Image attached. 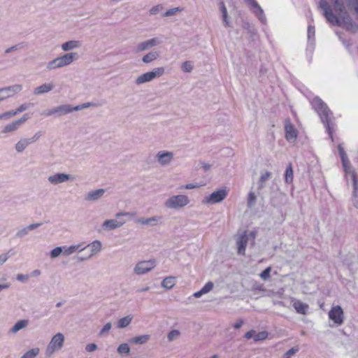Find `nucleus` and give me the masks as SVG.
I'll use <instances>...</instances> for the list:
<instances>
[{
    "label": "nucleus",
    "instance_id": "nucleus-56",
    "mask_svg": "<svg viewBox=\"0 0 358 358\" xmlns=\"http://www.w3.org/2000/svg\"><path fill=\"white\" fill-rule=\"evenodd\" d=\"M29 231L28 229H27V227H24V228L20 229V231H18L15 236L17 238H23L27 234H28Z\"/></svg>",
    "mask_w": 358,
    "mask_h": 358
},
{
    "label": "nucleus",
    "instance_id": "nucleus-22",
    "mask_svg": "<svg viewBox=\"0 0 358 358\" xmlns=\"http://www.w3.org/2000/svg\"><path fill=\"white\" fill-rule=\"evenodd\" d=\"M54 88L52 83H45L34 89V94L36 95L48 93Z\"/></svg>",
    "mask_w": 358,
    "mask_h": 358
},
{
    "label": "nucleus",
    "instance_id": "nucleus-5",
    "mask_svg": "<svg viewBox=\"0 0 358 358\" xmlns=\"http://www.w3.org/2000/svg\"><path fill=\"white\" fill-rule=\"evenodd\" d=\"M189 199L186 195L178 194L169 197L166 200L164 206L171 209H178L187 206Z\"/></svg>",
    "mask_w": 358,
    "mask_h": 358
},
{
    "label": "nucleus",
    "instance_id": "nucleus-3",
    "mask_svg": "<svg viewBox=\"0 0 358 358\" xmlns=\"http://www.w3.org/2000/svg\"><path fill=\"white\" fill-rule=\"evenodd\" d=\"M92 106H94V103L92 102L84 103L76 106H73L70 104H63L43 110L41 115L46 117L53 116L55 117H60L73 111L81 110Z\"/></svg>",
    "mask_w": 358,
    "mask_h": 358
},
{
    "label": "nucleus",
    "instance_id": "nucleus-44",
    "mask_svg": "<svg viewBox=\"0 0 358 358\" xmlns=\"http://www.w3.org/2000/svg\"><path fill=\"white\" fill-rule=\"evenodd\" d=\"M27 46V45L25 43L22 42V43H20L16 44L15 45H13L10 48H7L5 50V52L6 53H10L12 51L18 50L22 49L24 48H26Z\"/></svg>",
    "mask_w": 358,
    "mask_h": 358
},
{
    "label": "nucleus",
    "instance_id": "nucleus-12",
    "mask_svg": "<svg viewBox=\"0 0 358 358\" xmlns=\"http://www.w3.org/2000/svg\"><path fill=\"white\" fill-rule=\"evenodd\" d=\"M22 89V86L18 84L0 88V98L1 101L13 96L15 94L20 92Z\"/></svg>",
    "mask_w": 358,
    "mask_h": 358
},
{
    "label": "nucleus",
    "instance_id": "nucleus-1",
    "mask_svg": "<svg viewBox=\"0 0 358 358\" xmlns=\"http://www.w3.org/2000/svg\"><path fill=\"white\" fill-rule=\"evenodd\" d=\"M333 9L326 0L319 1V8L323 11L327 21L334 26L343 27L347 31L356 33L358 24L350 17L344 3L341 0H332Z\"/></svg>",
    "mask_w": 358,
    "mask_h": 358
},
{
    "label": "nucleus",
    "instance_id": "nucleus-20",
    "mask_svg": "<svg viewBox=\"0 0 358 358\" xmlns=\"http://www.w3.org/2000/svg\"><path fill=\"white\" fill-rule=\"evenodd\" d=\"M293 307L296 311L297 313L301 315H306L308 310V305L306 303H303L299 300H296L293 303Z\"/></svg>",
    "mask_w": 358,
    "mask_h": 358
},
{
    "label": "nucleus",
    "instance_id": "nucleus-36",
    "mask_svg": "<svg viewBox=\"0 0 358 358\" xmlns=\"http://www.w3.org/2000/svg\"><path fill=\"white\" fill-rule=\"evenodd\" d=\"M271 173L270 171H266L262 174L258 182V189L260 190L264 187V182L271 177Z\"/></svg>",
    "mask_w": 358,
    "mask_h": 358
},
{
    "label": "nucleus",
    "instance_id": "nucleus-50",
    "mask_svg": "<svg viewBox=\"0 0 358 358\" xmlns=\"http://www.w3.org/2000/svg\"><path fill=\"white\" fill-rule=\"evenodd\" d=\"M213 287H214L213 282L211 281H208V282H206L204 285V286L201 289V292H203V293L205 294L208 293L210 291H211L213 289Z\"/></svg>",
    "mask_w": 358,
    "mask_h": 358
},
{
    "label": "nucleus",
    "instance_id": "nucleus-64",
    "mask_svg": "<svg viewBox=\"0 0 358 358\" xmlns=\"http://www.w3.org/2000/svg\"><path fill=\"white\" fill-rule=\"evenodd\" d=\"M91 257H92V256L89 253H87V255H85L77 256L76 259H77L78 262H80L87 260Z\"/></svg>",
    "mask_w": 358,
    "mask_h": 358
},
{
    "label": "nucleus",
    "instance_id": "nucleus-62",
    "mask_svg": "<svg viewBox=\"0 0 358 358\" xmlns=\"http://www.w3.org/2000/svg\"><path fill=\"white\" fill-rule=\"evenodd\" d=\"M10 251L0 255V265H2L10 257Z\"/></svg>",
    "mask_w": 358,
    "mask_h": 358
},
{
    "label": "nucleus",
    "instance_id": "nucleus-63",
    "mask_svg": "<svg viewBox=\"0 0 358 358\" xmlns=\"http://www.w3.org/2000/svg\"><path fill=\"white\" fill-rule=\"evenodd\" d=\"M255 333H256L255 330L251 329L245 334L244 338H245L246 339H251V338L254 339Z\"/></svg>",
    "mask_w": 358,
    "mask_h": 358
},
{
    "label": "nucleus",
    "instance_id": "nucleus-58",
    "mask_svg": "<svg viewBox=\"0 0 358 358\" xmlns=\"http://www.w3.org/2000/svg\"><path fill=\"white\" fill-rule=\"evenodd\" d=\"M201 186V185H199L198 183H189L187 184L184 186H182L180 189H192L196 187H199Z\"/></svg>",
    "mask_w": 358,
    "mask_h": 358
},
{
    "label": "nucleus",
    "instance_id": "nucleus-46",
    "mask_svg": "<svg viewBox=\"0 0 358 358\" xmlns=\"http://www.w3.org/2000/svg\"><path fill=\"white\" fill-rule=\"evenodd\" d=\"M271 267L268 266L264 269L259 274L260 278L264 280H267L271 277Z\"/></svg>",
    "mask_w": 358,
    "mask_h": 358
},
{
    "label": "nucleus",
    "instance_id": "nucleus-45",
    "mask_svg": "<svg viewBox=\"0 0 358 358\" xmlns=\"http://www.w3.org/2000/svg\"><path fill=\"white\" fill-rule=\"evenodd\" d=\"M63 247H56L50 251V255L52 259L58 257L62 253H63Z\"/></svg>",
    "mask_w": 358,
    "mask_h": 358
},
{
    "label": "nucleus",
    "instance_id": "nucleus-30",
    "mask_svg": "<svg viewBox=\"0 0 358 358\" xmlns=\"http://www.w3.org/2000/svg\"><path fill=\"white\" fill-rule=\"evenodd\" d=\"M176 284V278L172 276L166 277L162 282V287L166 289H171Z\"/></svg>",
    "mask_w": 358,
    "mask_h": 358
},
{
    "label": "nucleus",
    "instance_id": "nucleus-28",
    "mask_svg": "<svg viewBox=\"0 0 358 358\" xmlns=\"http://www.w3.org/2000/svg\"><path fill=\"white\" fill-rule=\"evenodd\" d=\"M294 178V171L292 165L291 163L289 164V165L287 166L285 171V182L287 184H290L293 181Z\"/></svg>",
    "mask_w": 358,
    "mask_h": 358
},
{
    "label": "nucleus",
    "instance_id": "nucleus-35",
    "mask_svg": "<svg viewBox=\"0 0 358 358\" xmlns=\"http://www.w3.org/2000/svg\"><path fill=\"white\" fill-rule=\"evenodd\" d=\"M159 219L160 217L155 216L149 218H141L138 220V222L142 224L155 226L157 224V222L159 221Z\"/></svg>",
    "mask_w": 358,
    "mask_h": 358
},
{
    "label": "nucleus",
    "instance_id": "nucleus-16",
    "mask_svg": "<svg viewBox=\"0 0 358 358\" xmlns=\"http://www.w3.org/2000/svg\"><path fill=\"white\" fill-rule=\"evenodd\" d=\"M157 157L160 164L167 165L173 158V154L169 151H160L157 153Z\"/></svg>",
    "mask_w": 358,
    "mask_h": 358
},
{
    "label": "nucleus",
    "instance_id": "nucleus-47",
    "mask_svg": "<svg viewBox=\"0 0 358 358\" xmlns=\"http://www.w3.org/2000/svg\"><path fill=\"white\" fill-rule=\"evenodd\" d=\"M17 115L15 110H10L2 114H0V120H8L13 116Z\"/></svg>",
    "mask_w": 358,
    "mask_h": 358
},
{
    "label": "nucleus",
    "instance_id": "nucleus-57",
    "mask_svg": "<svg viewBox=\"0 0 358 358\" xmlns=\"http://www.w3.org/2000/svg\"><path fill=\"white\" fill-rule=\"evenodd\" d=\"M299 350V348L298 347H293L290 348L289 350H287L285 355L290 357V356L294 355L295 353H296Z\"/></svg>",
    "mask_w": 358,
    "mask_h": 358
},
{
    "label": "nucleus",
    "instance_id": "nucleus-2",
    "mask_svg": "<svg viewBox=\"0 0 358 358\" xmlns=\"http://www.w3.org/2000/svg\"><path fill=\"white\" fill-rule=\"evenodd\" d=\"M312 105L319 114L321 121L326 128L327 132L333 141V124L331 122L329 115L332 114L327 104L319 97L313 99Z\"/></svg>",
    "mask_w": 358,
    "mask_h": 358
},
{
    "label": "nucleus",
    "instance_id": "nucleus-61",
    "mask_svg": "<svg viewBox=\"0 0 358 358\" xmlns=\"http://www.w3.org/2000/svg\"><path fill=\"white\" fill-rule=\"evenodd\" d=\"M97 349V345L95 343L87 344L85 347V350L89 352L95 351Z\"/></svg>",
    "mask_w": 358,
    "mask_h": 358
},
{
    "label": "nucleus",
    "instance_id": "nucleus-60",
    "mask_svg": "<svg viewBox=\"0 0 358 358\" xmlns=\"http://www.w3.org/2000/svg\"><path fill=\"white\" fill-rule=\"evenodd\" d=\"M268 69L265 66V65H261L259 73V78H263L267 73Z\"/></svg>",
    "mask_w": 358,
    "mask_h": 358
},
{
    "label": "nucleus",
    "instance_id": "nucleus-7",
    "mask_svg": "<svg viewBox=\"0 0 358 358\" xmlns=\"http://www.w3.org/2000/svg\"><path fill=\"white\" fill-rule=\"evenodd\" d=\"M64 336L62 333L56 334L51 339L46 349V354L51 355L56 350L61 349L63 347Z\"/></svg>",
    "mask_w": 358,
    "mask_h": 358
},
{
    "label": "nucleus",
    "instance_id": "nucleus-33",
    "mask_svg": "<svg viewBox=\"0 0 358 358\" xmlns=\"http://www.w3.org/2000/svg\"><path fill=\"white\" fill-rule=\"evenodd\" d=\"M130 351V347L129 344L126 343L120 344L117 348V352L122 356H129Z\"/></svg>",
    "mask_w": 358,
    "mask_h": 358
},
{
    "label": "nucleus",
    "instance_id": "nucleus-15",
    "mask_svg": "<svg viewBox=\"0 0 358 358\" xmlns=\"http://www.w3.org/2000/svg\"><path fill=\"white\" fill-rule=\"evenodd\" d=\"M101 247H102V244H101V241L96 240V241H94L92 243L88 244L87 246L80 248V252L90 250L89 254L92 257L93 255H96L101 250Z\"/></svg>",
    "mask_w": 358,
    "mask_h": 358
},
{
    "label": "nucleus",
    "instance_id": "nucleus-8",
    "mask_svg": "<svg viewBox=\"0 0 358 358\" xmlns=\"http://www.w3.org/2000/svg\"><path fill=\"white\" fill-rule=\"evenodd\" d=\"M29 118L30 116L29 114H24L20 119L6 125L5 127L1 130V133L6 134L16 131L20 128V127Z\"/></svg>",
    "mask_w": 358,
    "mask_h": 358
},
{
    "label": "nucleus",
    "instance_id": "nucleus-40",
    "mask_svg": "<svg viewBox=\"0 0 358 358\" xmlns=\"http://www.w3.org/2000/svg\"><path fill=\"white\" fill-rule=\"evenodd\" d=\"M268 333L266 331H259L255 333L254 336V341L259 342L266 340L268 338Z\"/></svg>",
    "mask_w": 358,
    "mask_h": 358
},
{
    "label": "nucleus",
    "instance_id": "nucleus-38",
    "mask_svg": "<svg viewBox=\"0 0 358 358\" xmlns=\"http://www.w3.org/2000/svg\"><path fill=\"white\" fill-rule=\"evenodd\" d=\"M61 62H59V57H57L52 61L49 62L47 64V69L52 70L57 68H62Z\"/></svg>",
    "mask_w": 358,
    "mask_h": 358
},
{
    "label": "nucleus",
    "instance_id": "nucleus-31",
    "mask_svg": "<svg viewBox=\"0 0 358 358\" xmlns=\"http://www.w3.org/2000/svg\"><path fill=\"white\" fill-rule=\"evenodd\" d=\"M159 56V55L157 52L151 51L143 57L142 62L145 64H148L157 59Z\"/></svg>",
    "mask_w": 358,
    "mask_h": 358
},
{
    "label": "nucleus",
    "instance_id": "nucleus-34",
    "mask_svg": "<svg viewBox=\"0 0 358 358\" xmlns=\"http://www.w3.org/2000/svg\"><path fill=\"white\" fill-rule=\"evenodd\" d=\"M61 57L67 65H69L74 60L78 58V55L77 52H69L64 55L63 56H61Z\"/></svg>",
    "mask_w": 358,
    "mask_h": 358
},
{
    "label": "nucleus",
    "instance_id": "nucleus-53",
    "mask_svg": "<svg viewBox=\"0 0 358 358\" xmlns=\"http://www.w3.org/2000/svg\"><path fill=\"white\" fill-rule=\"evenodd\" d=\"M111 329V323L107 322L99 331V336H103L108 333Z\"/></svg>",
    "mask_w": 358,
    "mask_h": 358
},
{
    "label": "nucleus",
    "instance_id": "nucleus-11",
    "mask_svg": "<svg viewBox=\"0 0 358 358\" xmlns=\"http://www.w3.org/2000/svg\"><path fill=\"white\" fill-rule=\"evenodd\" d=\"M227 191L224 189H220L206 196L203 201L206 203L214 204L221 202L227 197Z\"/></svg>",
    "mask_w": 358,
    "mask_h": 358
},
{
    "label": "nucleus",
    "instance_id": "nucleus-24",
    "mask_svg": "<svg viewBox=\"0 0 358 358\" xmlns=\"http://www.w3.org/2000/svg\"><path fill=\"white\" fill-rule=\"evenodd\" d=\"M29 324L28 320H18L15 324L10 329V332L13 334H15L20 330L27 327Z\"/></svg>",
    "mask_w": 358,
    "mask_h": 358
},
{
    "label": "nucleus",
    "instance_id": "nucleus-29",
    "mask_svg": "<svg viewBox=\"0 0 358 358\" xmlns=\"http://www.w3.org/2000/svg\"><path fill=\"white\" fill-rule=\"evenodd\" d=\"M133 320V317L131 315H127L120 318L117 324V327L119 329H123L129 325Z\"/></svg>",
    "mask_w": 358,
    "mask_h": 358
},
{
    "label": "nucleus",
    "instance_id": "nucleus-6",
    "mask_svg": "<svg viewBox=\"0 0 358 358\" xmlns=\"http://www.w3.org/2000/svg\"><path fill=\"white\" fill-rule=\"evenodd\" d=\"M164 73V67H157L155 68L153 70L146 72L140 76H138L136 80V83L137 85H141L143 83H148L152 81L156 78H159Z\"/></svg>",
    "mask_w": 358,
    "mask_h": 358
},
{
    "label": "nucleus",
    "instance_id": "nucleus-10",
    "mask_svg": "<svg viewBox=\"0 0 358 358\" xmlns=\"http://www.w3.org/2000/svg\"><path fill=\"white\" fill-rule=\"evenodd\" d=\"M156 266V260L150 259L138 262L134 268V272L137 275L145 274Z\"/></svg>",
    "mask_w": 358,
    "mask_h": 358
},
{
    "label": "nucleus",
    "instance_id": "nucleus-27",
    "mask_svg": "<svg viewBox=\"0 0 358 358\" xmlns=\"http://www.w3.org/2000/svg\"><path fill=\"white\" fill-rule=\"evenodd\" d=\"M252 8H254V10H253L254 13L258 17L259 21L264 24H266V18L265 14L264 13V10L261 8V6L258 4L257 6H252Z\"/></svg>",
    "mask_w": 358,
    "mask_h": 358
},
{
    "label": "nucleus",
    "instance_id": "nucleus-9",
    "mask_svg": "<svg viewBox=\"0 0 358 358\" xmlns=\"http://www.w3.org/2000/svg\"><path fill=\"white\" fill-rule=\"evenodd\" d=\"M329 317L336 326H341L344 322V312L341 306H333L329 312Z\"/></svg>",
    "mask_w": 358,
    "mask_h": 358
},
{
    "label": "nucleus",
    "instance_id": "nucleus-23",
    "mask_svg": "<svg viewBox=\"0 0 358 358\" xmlns=\"http://www.w3.org/2000/svg\"><path fill=\"white\" fill-rule=\"evenodd\" d=\"M219 7H220V12L222 13V18L224 27H230L227 9L224 4V2L221 1L219 3Z\"/></svg>",
    "mask_w": 358,
    "mask_h": 358
},
{
    "label": "nucleus",
    "instance_id": "nucleus-26",
    "mask_svg": "<svg viewBox=\"0 0 358 358\" xmlns=\"http://www.w3.org/2000/svg\"><path fill=\"white\" fill-rule=\"evenodd\" d=\"M150 338V335L144 334V335L138 336L131 338L129 340V342L131 343H134V344L142 345V344L147 343L149 341Z\"/></svg>",
    "mask_w": 358,
    "mask_h": 358
},
{
    "label": "nucleus",
    "instance_id": "nucleus-49",
    "mask_svg": "<svg viewBox=\"0 0 358 358\" xmlns=\"http://www.w3.org/2000/svg\"><path fill=\"white\" fill-rule=\"evenodd\" d=\"M348 268L350 270L352 275H354L358 271V263L357 262H346Z\"/></svg>",
    "mask_w": 358,
    "mask_h": 358
},
{
    "label": "nucleus",
    "instance_id": "nucleus-37",
    "mask_svg": "<svg viewBox=\"0 0 358 358\" xmlns=\"http://www.w3.org/2000/svg\"><path fill=\"white\" fill-rule=\"evenodd\" d=\"M346 6L349 10H354L356 17H358V0H345Z\"/></svg>",
    "mask_w": 358,
    "mask_h": 358
},
{
    "label": "nucleus",
    "instance_id": "nucleus-59",
    "mask_svg": "<svg viewBox=\"0 0 358 358\" xmlns=\"http://www.w3.org/2000/svg\"><path fill=\"white\" fill-rule=\"evenodd\" d=\"M29 106V104H27V103L22 104L16 110H15L16 114L17 115V114H19V113H20L27 110Z\"/></svg>",
    "mask_w": 358,
    "mask_h": 358
},
{
    "label": "nucleus",
    "instance_id": "nucleus-42",
    "mask_svg": "<svg viewBox=\"0 0 358 358\" xmlns=\"http://www.w3.org/2000/svg\"><path fill=\"white\" fill-rule=\"evenodd\" d=\"M257 200V196L255 194L252 192H249L248 196V202L247 205L249 208H252L255 206Z\"/></svg>",
    "mask_w": 358,
    "mask_h": 358
},
{
    "label": "nucleus",
    "instance_id": "nucleus-14",
    "mask_svg": "<svg viewBox=\"0 0 358 358\" xmlns=\"http://www.w3.org/2000/svg\"><path fill=\"white\" fill-rule=\"evenodd\" d=\"M248 241V236L244 231L237 239V252L238 255H245V248Z\"/></svg>",
    "mask_w": 358,
    "mask_h": 358
},
{
    "label": "nucleus",
    "instance_id": "nucleus-18",
    "mask_svg": "<svg viewBox=\"0 0 358 358\" xmlns=\"http://www.w3.org/2000/svg\"><path fill=\"white\" fill-rule=\"evenodd\" d=\"M124 221H117L116 220H106L102 224V228L104 230L110 231L122 227Z\"/></svg>",
    "mask_w": 358,
    "mask_h": 358
},
{
    "label": "nucleus",
    "instance_id": "nucleus-13",
    "mask_svg": "<svg viewBox=\"0 0 358 358\" xmlns=\"http://www.w3.org/2000/svg\"><path fill=\"white\" fill-rule=\"evenodd\" d=\"M285 138L289 142H294L296 140L298 136V131L295 129L294 126L292 124L289 119L285 120Z\"/></svg>",
    "mask_w": 358,
    "mask_h": 358
},
{
    "label": "nucleus",
    "instance_id": "nucleus-25",
    "mask_svg": "<svg viewBox=\"0 0 358 358\" xmlns=\"http://www.w3.org/2000/svg\"><path fill=\"white\" fill-rule=\"evenodd\" d=\"M285 198V195L282 193L276 194L275 196L271 198V205L273 207L278 208L282 204V200Z\"/></svg>",
    "mask_w": 358,
    "mask_h": 358
},
{
    "label": "nucleus",
    "instance_id": "nucleus-54",
    "mask_svg": "<svg viewBox=\"0 0 358 358\" xmlns=\"http://www.w3.org/2000/svg\"><path fill=\"white\" fill-rule=\"evenodd\" d=\"M148 48H149V47L148 46V44L146 43V42L143 41L142 43H140L137 45L136 50H137V52H143V51L148 50Z\"/></svg>",
    "mask_w": 358,
    "mask_h": 358
},
{
    "label": "nucleus",
    "instance_id": "nucleus-52",
    "mask_svg": "<svg viewBox=\"0 0 358 358\" xmlns=\"http://www.w3.org/2000/svg\"><path fill=\"white\" fill-rule=\"evenodd\" d=\"M180 335V331L177 329L171 330L167 335V338L169 341H171L174 339L175 337Z\"/></svg>",
    "mask_w": 358,
    "mask_h": 358
},
{
    "label": "nucleus",
    "instance_id": "nucleus-19",
    "mask_svg": "<svg viewBox=\"0 0 358 358\" xmlns=\"http://www.w3.org/2000/svg\"><path fill=\"white\" fill-rule=\"evenodd\" d=\"M82 43L79 41L71 40L68 41L62 44L61 47L62 50L64 52H68L73 49L79 48L81 46Z\"/></svg>",
    "mask_w": 358,
    "mask_h": 358
},
{
    "label": "nucleus",
    "instance_id": "nucleus-41",
    "mask_svg": "<svg viewBox=\"0 0 358 358\" xmlns=\"http://www.w3.org/2000/svg\"><path fill=\"white\" fill-rule=\"evenodd\" d=\"M80 247H81V244H78L76 245H71L68 248L63 247L64 248L63 254L66 256L70 255L73 254V252H75Z\"/></svg>",
    "mask_w": 358,
    "mask_h": 358
},
{
    "label": "nucleus",
    "instance_id": "nucleus-21",
    "mask_svg": "<svg viewBox=\"0 0 358 358\" xmlns=\"http://www.w3.org/2000/svg\"><path fill=\"white\" fill-rule=\"evenodd\" d=\"M105 193V189H98L88 192L85 197V200L94 201L99 199Z\"/></svg>",
    "mask_w": 358,
    "mask_h": 358
},
{
    "label": "nucleus",
    "instance_id": "nucleus-55",
    "mask_svg": "<svg viewBox=\"0 0 358 358\" xmlns=\"http://www.w3.org/2000/svg\"><path fill=\"white\" fill-rule=\"evenodd\" d=\"M163 9V6L161 4L153 6L150 10V13L152 15H155Z\"/></svg>",
    "mask_w": 358,
    "mask_h": 358
},
{
    "label": "nucleus",
    "instance_id": "nucleus-17",
    "mask_svg": "<svg viewBox=\"0 0 358 358\" xmlns=\"http://www.w3.org/2000/svg\"><path fill=\"white\" fill-rule=\"evenodd\" d=\"M69 179L70 175L64 173H58L48 177V181L53 185H57L66 182Z\"/></svg>",
    "mask_w": 358,
    "mask_h": 358
},
{
    "label": "nucleus",
    "instance_id": "nucleus-39",
    "mask_svg": "<svg viewBox=\"0 0 358 358\" xmlns=\"http://www.w3.org/2000/svg\"><path fill=\"white\" fill-rule=\"evenodd\" d=\"M39 353V348H34L26 352L21 358H35Z\"/></svg>",
    "mask_w": 358,
    "mask_h": 358
},
{
    "label": "nucleus",
    "instance_id": "nucleus-48",
    "mask_svg": "<svg viewBox=\"0 0 358 358\" xmlns=\"http://www.w3.org/2000/svg\"><path fill=\"white\" fill-rule=\"evenodd\" d=\"M182 10V9L180 7L173 8L167 10L166 12H164L162 14L163 17H170L174 15L177 12Z\"/></svg>",
    "mask_w": 358,
    "mask_h": 358
},
{
    "label": "nucleus",
    "instance_id": "nucleus-4",
    "mask_svg": "<svg viewBox=\"0 0 358 358\" xmlns=\"http://www.w3.org/2000/svg\"><path fill=\"white\" fill-rule=\"evenodd\" d=\"M338 152L341 157V159L342 162V164L343 166V170L345 173V177L347 180H348V178H350L352 182V186H353V192H352V196L355 198L358 197V178L357 176V173L355 171L351 170L350 161L347 157V155L343 149V148L341 146V145H338Z\"/></svg>",
    "mask_w": 358,
    "mask_h": 358
},
{
    "label": "nucleus",
    "instance_id": "nucleus-43",
    "mask_svg": "<svg viewBox=\"0 0 358 358\" xmlns=\"http://www.w3.org/2000/svg\"><path fill=\"white\" fill-rule=\"evenodd\" d=\"M315 27L313 25H308V41L312 43L315 41Z\"/></svg>",
    "mask_w": 358,
    "mask_h": 358
},
{
    "label": "nucleus",
    "instance_id": "nucleus-32",
    "mask_svg": "<svg viewBox=\"0 0 358 358\" xmlns=\"http://www.w3.org/2000/svg\"><path fill=\"white\" fill-rule=\"evenodd\" d=\"M29 144L31 143L28 138H22L15 144V150L17 152H22Z\"/></svg>",
    "mask_w": 358,
    "mask_h": 358
},
{
    "label": "nucleus",
    "instance_id": "nucleus-51",
    "mask_svg": "<svg viewBox=\"0 0 358 358\" xmlns=\"http://www.w3.org/2000/svg\"><path fill=\"white\" fill-rule=\"evenodd\" d=\"M181 68L183 71L188 72V73L191 72L193 69V66L191 64V62H189V61H186V62H183Z\"/></svg>",
    "mask_w": 358,
    "mask_h": 358
}]
</instances>
